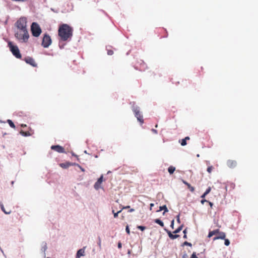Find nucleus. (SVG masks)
Instances as JSON below:
<instances>
[{
	"label": "nucleus",
	"mask_w": 258,
	"mask_h": 258,
	"mask_svg": "<svg viewBox=\"0 0 258 258\" xmlns=\"http://www.w3.org/2000/svg\"><path fill=\"white\" fill-rule=\"evenodd\" d=\"M179 237V235H177V234H176L173 235L172 234V235L171 236V239H176V238H178Z\"/></svg>",
	"instance_id": "nucleus-31"
},
{
	"label": "nucleus",
	"mask_w": 258,
	"mask_h": 258,
	"mask_svg": "<svg viewBox=\"0 0 258 258\" xmlns=\"http://www.w3.org/2000/svg\"><path fill=\"white\" fill-rule=\"evenodd\" d=\"M132 109L138 120L143 124L144 123L143 117L140 111L139 108L138 106H133Z\"/></svg>",
	"instance_id": "nucleus-5"
},
{
	"label": "nucleus",
	"mask_w": 258,
	"mask_h": 258,
	"mask_svg": "<svg viewBox=\"0 0 258 258\" xmlns=\"http://www.w3.org/2000/svg\"><path fill=\"white\" fill-rule=\"evenodd\" d=\"M224 239V241H224V244H225V245L226 246H228V245H229V244H230V241H229V240L228 239H226L225 238V239Z\"/></svg>",
	"instance_id": "nucleus-28"
},
{
	"label": "nucleus",
	"mask_w": 258,
	"mask_h": 258,
	"mask_svg": "<svg viewBox=\"0 0 258 258\" xmlns=\"http://www.w3.org/2000/svg\"><path fill=\"white\" fill-rule=\"evenodd\" d=\"M175 170V168L172 166H170L168 168V171L170 174H172Z\"/></svg>",
	"instance_id": "nucleus-18"
},
{
	"label": "nucleus",
	"mask_w": 258,
	"mask_h": 258,
	"mask_svg": "<svg viewBox=\"0 0 258 258\" xmlns=\"http://www.w3.org/2000/svg\"><path fill=\"white\" fill-rule=\"evenodd\" d=\"M73 164L74 163H71L70 162H67L66 163H60L59 166L62 168L66 169L71 165H74Z\"/></svg>",
	"instance_id": "nucleus-13"
},
{
	"label": "nucleus",
	"mask_w": 258,
	"mask_h": 258,
	"mask_svg": "<svg viewBox=\"0 0 258 258\" xmlns=\"http://www.w3.org/2000/svg\"><path fill=\"white\" fill-rule=\"evenodd\" d=\"M219 231H220V230L219 229H216V230H214L213 231H211L209 232V234H208V237H211L212 236H213V235H216V234H218V233H219Z\"/></svg>",
	"instance_id": "nucleus-14"
},
{
	"label": "nucleus",
	"mask_w": 258,
	"mask_h": 258,
	"mask_svg": "<svg viewBox=\"0 0 258 258\" xmlns=\"http://www.w3.org/2000/svg\"><path fill=\"white\" fill-rule=\"evenodd\" d=\"M167 232V234L169 237L170 238H171V236L172 235V233L170 231H168L167 230H166Z\"/></svg>",
	"instance_id": "nucleus-37"
},
{
	"label": "nucleus",
	"mask_w": 258,
	"mask_h": 258,
	"mask_svg": "<svg viewBox=\"0 0 258 258\" xmlns=\"http://www.w3.org/2000/svg\"><path fill=\"white\" fill-rule=\"evenodd\" d=\"M1 209L6 214H9L11 213V210H9V211H6L5 210V209L4 208V205L3 204H1Z\"/></svg>",
	"instance_id": "nucleus-17"
},
{
	"label": "nucleus",
	"mask_w": 258,
	"mask_h": 258,
	"mask_svg": "<svg viewBox=\"0 0 258 258\" xmlns=\"http://www.w3.org/2000/svg\"><path fill=\"white\" fill-rule=\"evenodd\" d=\"M152 131L155 134H157V131L155 129H152Z\"/></svg>",
	"instance_id": "nucleus-46"
},
{
	"label": "nucleus",
	"mask_w": 258,
	"mask_h": 258,
	"mask_svg": "<svg viewBox=\"0 0 258 258\" xmlns=\"http://www.w3.org/2000/svg\"><path fill=\"white\" fill-rule=\"evenodd\" d=\"M7 122H8L9 124L10 125V126L11 127H12V128H15V127H16V126H15V124L13 122V121H12L11 120H10V119H8V120H7Z\"/></svg>",
	"instance_id": "nucleus-21"
},
{
	"label": "nucleus",
	"mask_w": 258,
	"mask_h": 258,
	"mask_svg": "<svg viewBox=\"0 0 258 258\" xmlns=\"http://www.w3.org/2000/svg\"><path fill=\"white\" fill-rule=\"evenodd\" d=\"M51 149L60 153L65 152L64 149L62 146L59 145L51 146Z\"/></svg>",
	"instance_id": "nucleus-7"
},
{
	"label": "nucleus",
	"mask_w": 258,
	"mask_h": 258,
	"mask_svg": "<svg viewBox=\"0 0 258 258\" xmlns=\"http://www.w3.org/2000/svg\"><path fill=\"white\" fill-rule=\"evenodd\" d=\"M117 247L119 249H120L122 247V244L121 242H118Z\"/></svg>",
	"instance_id": "nucleus-39"
},
{
	"label": "nucleus",
	"mask_w": 258,
	"mask_h": 258,
	"mask_svg": "<svg viewBox=\"0 0 258 258\" xmlns=\"http://www.w3.org/2000/svg\"><path fill=\"white\" fill-rule=\"evenodd\" d=\"M227 165L230 168H234L237 166V162L233 160H228L227 161Z\"/></svg>",
	"instance_id": "nucleus-10"
},
{
	"label": "nucleus",
	"mask_w": 258,
	"mask_h": 258,
	"mask_svg": "<svg viewBox=\"0 0 258 258\" xmlns=\"http://www.w3.org/2000/svg\"><path fill=\"white\" fill-rule=\"evenodd\" d=\"M162 210H164V211L163 214H164L165 212H167L168 211V210L167 209V208L166 205H164L163 206H160V207L159 211H162Z\"/></svg>",
	"instance_id": "nucleus-20"
},
{
	"label": "nucleus",
	"mask_w": 258,
	"mask_h": 258,
	"mask_svg": "<svg viewBox=\"0 0 258 258\" xmlns=\"http://www.w3.org/2000/svg\"><path fill=\"white\" fill-rule=\"evenodd\" d=\"M153 206H154V204H153V203L150 204V210L152 209V207H153Z\"/></svg>",
	"instance_id": "nucleus-48"
},
{
	"label": "nucleus",
	"mask_w": 258,
	"mask_h": 258,
	"mask_svg": "<svg viewBox=\"0 0 258 258\" xmlns=\"http://www.w3.org/2000/svg\"><path fill=\"white\" fill-rule=\"evenodd\" d=\"M183 238H187L186 234H184Z\"/></svg>",
	"instance_id": "nucleus-53"
},
{
	"label": "nucleus",
	"mask_w": 258,
	"mask_h": 258,
	"mask_svg": "<svg viewBox=\"0 0 258 258\" xmlns=\"http://www.w3.org/2000/svg\"><path fill=\"white\" fill-rule=\"evenodd\" d=\"M176 218H177V221L178 223H180V218H179V215H178L176 217Z\"/></svg>",
	"instance_id": "nucleus-41"
},
{
	"label": "nucleus",
	"mask_w": 258,
	"mask_h": 258,
	"mask_svg": "<svg viewBox=\"0 0 258 258\" xmlns=\"http://www.w3.org/2000/svg\"><path fill=\"white\" fill-rule=\"evenodd\" d=\"M110 47L108 46L107 47V54L108 55H111L113 54V51L110 49Z\"/></svg>",
	"instance_id": "nucleus-23"
},
{
	"label": "nucleus",
	"mask_w": 258,
	"mask_h": 258,
	"mask_svg": "<svg viewBox=\"0 0 258 258\" xmlns=\"http://www.w3.org/2000/svg\"><path fill=\"white\" fill-rule=\"evenodd\" d=\"M155 126H156V127H158V125L156 124Z\"/></svg>",
	"instance_id": "nucleus-54"
},
{
	"label": "nucleus",
	"mask_w": 258,
	"mask_h": 258,
	"mask_svg": "<svg viewBox=\"0 0 258 258\" xmlns=\"http://www.w3.org/2000/svg\"><path fill=\"white\" fill-rule=\"evenodd\" d=\"M134 211H135V209H131L128 211V212H130V213L133 212H134Z\"/></svg>",
	"instance_id": "nucleus-47"
},
{
	"label": "nucleus",
	"mask_w": 258,
	"mask_h": 258,
	"mask_svg": "<svg viewBox=\"0 0 258 258\" xmlns=\"http://www.w3.org/2000/svg\"><path fill=\"white\" fill-rule=\"evenodd\" d=\"M20 134L22 136H25V137L30 136L31 135V134L29 132H24L23 131H21L20 132Z\"/></svg>",
	"instance_id": "nucleus-16"
},
{
	"label": "nucleus",
	"mask_w": 258,
	"mask_h": 258,
	"mask_svg": "<svg viewBox=\"0 0 258 258\" xmlns=\"http://www.w3.org/2000/svg\"><path fill=\"white\" fill-rule=\"evenodd\" d=\"M226 237V234L223 232L219 231L217 235L214 237L213 240L215 241L218 239H223Z\"/></svg>",
	"instance_id": "nucleus-9"
},
{
	"label": "nucleus",
	"mask_w": 258,
	"mask_h": 258,
	"mask_svg": "<svg viewBox=\"0 0 258 258\" xmlns=\"http://www.w3.org/2000/svg\"><path fill=\"white\" fill-rule=\"evenodd\" d=\"M208 202H209L208 201H207L204 199H203V200H201V203L202 204H204L205 202L208 203Z\"/></svg>",
	"instance_id": "nucleus-38"
},
{
	"label": "nucleus",
	"mask_w": 258,
	"mask_h": 258,
	"mask_svg": "<svg viewBox=\"0 0 258 258\" xmlns=\"http://www.w3.org/2000/svg\"><path fill=\"white\" fill-rule=\"evenodd\" d=\"M125 231H126V233H127L128 234H130V231L129 227H128V226H127V225L126 226V228H125Z\"/></svg>",
	"instance_id": "nucleus-34"
},
{
	"label": "nucleus",
	"mask_w": 258,
	"mask_h": 258,
	"mask_svg": "<svg viewBox=\"0 0 258 258\" xmlns=\"http://www.w3.org/2000/svg\"><path fill=\"white\" fill-rule=\"evenodd\" d=\"M75 166H77V167H78L83 172H84L85 170L84 169V168H83L82 166H81L79 164H77V163H74L73 164Z\"/></svg>",
	"instance_id": "nucleus-25"
},
{
	"label": "nucleus",
	"mask_w": 258,
	"mask_h": 258,
	"mask_svg": "<svg viewBox=\"0 0 258 258\" xmlns=\"http://www.w3.org/2000/svg\"><path fill=\"white\" fill-rule=\"evenodd\" d=\"M183 226L181 225L179 226L178 228H177L174 231H173V233L176 234L179 232L182 229Z\"/></svg>",
	"instance_id": "nucleus-24"
},
{
	"label": "nucleus",
	"mask_w": 258,
	"mask_h": 258,
	"mask_svg": "<svg viewBox=\"0 0 258 258\" xmlns=\"http://www.w3.org/2000/svg\"><path fill=\"white\" fill-rule=\"evenodd\" d=\"M207 195H205V193L204 192L202 196H201V198L202 199H204L205 198V197L207 196Z\"/></svg>",
	"instance_id": "nucleus-44"
},
{
	"label": "nucleus",
	"mask_w": 258,
	"mask_h": 258,
	"mask_svg": "<svg viewBox=\"0 0 258 258\" xmlns=\"http://www.w3.org/2000/svg\"><path fill=\"white\" fill-rule=\"evenodd\" d=\"M137 228L141 231H144L146 229V227L143 226H138Z\"/></svg>",
	"instance_id": "nucleus-27"
},
{
	"label": "nucleus",
	"mask_w": 258,
	"mask_h": 258,
	"mask_svg": "<svg viewBox=\"0 0 258 258\" xmlns=\"http://www.w3.org/2000/svg\"><path fill=\"white\" fill-rule=\"evenodd\" d=\"M130 208V207L129 206H125V207H123V208H122L121 210H122V209H128V208Z\"/></svg>",
	"instance_id": "nucleus-45"
},
{
	"label": "nucleus",
	"mask_w": 258,
	"mask_h": 258,
	"mask_svg": "<svg viewBox=\"0 0 258 258\" xmlns=\"http://www.w3.org/2000/svg\"><path fill=\"white\" fill-rule=\"evenodd\" d=\"M181 145L182 146H185L186 145V141L184 139L181 140Z\"/></svg>",
	"instance_id": "nucleus-30"
},
{
	"label": "nucleus",
	"mask_w": 258,
	"mask_h": 258,
	"mask_svg": "<svg viewBox=\"0 0 258 258\" xmlns=\"http://www.w3.org/2000/svg\"><path fill=\"white\" fill-rule=\"evenodd\" d=\"M189 137H186L184 139L186 141V140H189Z\"/></svg>",
	"instance_id": "nucleus-49"
},
{
	"label": "nucleus",
	"mask_w": 258,
	"mask_h": 258,
	"mask_svg": "<svg viewBox=\"0 0 258 258\" xmlns=\"http://www.w3.org/2000/svg\"><path fill=\"white\" fill-rule=\"evenodd\" d=\"M121 212V210H119L117 212H115V211L114 210H112V212L113 214V216L115 218H117L118 217V215L119 213H120Z\"/></svg>",
	"instance_id": "nucleus-22"
},
{
	"label": "nucleus",
	"mask_w": 258,
	"mask_h": 258,
	"mask_svg": "<svg viewBox=\"0 0 258 258\" xmlns=\"http://www.w3.org/2000/svg\"><path fill=\"white\" fill-rule=\"evenodd\" d=\"M21 126H22V127H26V124H21Z\"/></svg>",
	"instance_id": "nucleus-51"
},
{
	"label": "nucleus",
	"mask_w": 258,
	"mask_h": 258,
	"mask_svg": "<svg viewBox=\"0 0 258 258\" xmlns=\"http://www.w3.org/2000/svg\"><path fill=\"white\" fill-rule=\"evenodd\" d=\"M190 258H198V257L196 255V253L195 252H194L192 253V254H191Z\"/></svg>",
	"instance_id": "nucleus-33"
},
{
	"label": "nucleus",
	"mask_w": 258,
	"mask_h": 258,
	"mask_svg": "<svg viewBox=\"0 0 258 258\" xmlns=\"http://www.w3.org/2000/svg\"><path fill=\"white\" fill-rule=\"evenodd\" d=\"M24 60L27 63H28L34 67H37V63L35 61L34 59L31 57L28 56L25 57Z\"/></svg>",
	"instance_id": "nucleus-8"
},
{
	"label": "nucleus",
	"mask_w": 258,
	"mask_h": 258,
	"mask_svg": "<svg viewBox=\"0 0 258 258\" xmlns=\"http://www.w3.org/2000/svg\"><path fill=\"white\" fill-rule=\"evenodd\" d=\"M155 222L159 225H160L161 227H164L163 222L159 219H156L154 220Z\"/></svg>",
	"instance_id": "nucleus-19"
},
{
	"label": "nucleus",
	"mask_w": 258,
	"mask_h": 258,
	"mask_svg": "<svg viewBox=\"0 0 258 258\" xmlns=\"http://www.w3.org/2000/svg\"><path fill=\"white\" fill-rule=\"evenodd\" d=\"M229 186L231 188L233 189L235 187V184L233 183H230Z\"/></svg>",
	"instance_id": "nucleus-40"
},
{
	"label": "nucleus",
	"mask_w": 258,
	"mask_h": 258,
	"mask_svg": "<svg viewBox=\"0 0 258 258\" xmlns=\"http://www.w3.org/2000/svg\"><path fill=\"white\" fill-rule=\"evenodd\" d=\"M103 175H102L99 178H98V180L97 181V182L95 183L94 184V188L96 189H98L100 187V185L101 184V183L103 181Z\"/></svg>",
	"instance_id": "nucleus-11"
},
{
	"label": "nucleus",
	"mask_w": 258,
	"mask_h": 258,
	"mask_svg": "<svg viewBox=\"0 0 258 258\" xmlns=\"http://www.w3.org/2000/svg\"><path fill=\"white\" fill-rule=\"evenodd\" d=\"M211 188L210 187H209L205 191V195H208L210 192L211 191Z\"/></svg>",
	"instance_id": "nucleus-32"
},
{
	"label": "nucleus",
	"mask_w": 258,
	"mask_h": 258,
	"mask_svg": "<svg viewBox=\"0 0 258 258\" xmlns=\"http://www.w3.org/2000/svg\"><path fill=\"white\" fill-rule=\"evenodd\" d=\"M51 42L50 36L47 34H44L42 39V45L44 48H47L51 44Z\"/></svg>",
	"instance_id": "nucleus-6"
},
{
	"label": "nucleus",
	"mask_w": 258,
	"mask_h": 258,
	"mask_svg": "<svg viewBox=\"0 0 258 258\" xmlns=\"http://www.w3.org/2000/svg\"><path fill=\"white\" fill-rule=\"evenodd\" d=\"M85 248L84 247L83 248L80 249L77 253L76 258H80L81 256H84L85 253Z\"/></svg>",
	"instance_id": "nucleus-12"
},
{
	"label": "nucleus",
	"mask_w": 258,
	"mask_h": 258,
	"mask_svg": "<svg viewBox=\"0 0 258 258\" xmlns=\"http://www.w3.org/2000/svg\"><path fill=\"white\" fill-rule=\"evenodd\" d=\"M174 220H173L171 221V225H170V226H171V227L172 229H173V228H174Z\"/></svg>",
	"instance_id": "nucleus-42"
},
{
	"label": "nucleus",
	"mask_w": 258,
	"mask_h": 258,
	"mask_svg": "<svg viewBox=\"0 0 258 258\" xmlns=\"http://www.w3.org/2000/svg\"><path fill=\"white\" fill-rule=\"evenodd\" d=\"M183 233L184 234H186V229H184V231H183Z\"/></svg>",
	"instance_id": "nucleus-52"
},
{
	"label": "nucleus",
	"mask_w": 258,
	"mask_h": 258,
	"mask_svg": "<svg viewBox=\"0 0 258 258\" xmlns=\"http://www.w3.org/2000/svg\"><path fill=\"white\" fill-rule=\"evenodd\" d=\"M183 245H188V246H191V245H192L191 243H190L189 242H188L187 241H185L183 243Z\"/></svg>",
	"instance_id": "nucleus-35"
},
{
	"label": "nucleus",
	"mask_w": 258,
	"mask_h": 258,
	"mask_svg": "<svg viewBox=\"0 0 258 258\" xmlns=\"http://www.w3.org/2000/svg\"><path fill=\"white\" fill-rule=\"evenodd\" d=\"M208 203H209V205L210 206V207L211 208H212V207L213 206V204L212 202H210V201L208 202Z\"/></svg>",
	"instance_id": "nucleus-43"
},
{
	"label": "nucleus",
	"mask_w": 258,
	"mask_h": 258,
	"mask_svg": "<svg viewBox=\"0 0 258 258\" xmlns=\"http://www.w3.org/2000/svg\"><path fill=\"white\" fill-rule=\"evenodd\" d=\"M213 169V167L212 166H209L207 168V171L209 173H211L212 170Z\"/></svg>",
	"instance_id": "nucleus-29"
},
{
	"label": "nucleus",
	"mask_w": 258,
	"mask_h": 258,
	"mask_svg": "<svg viewBox=\"0 0 258 258\" xmlns=\"http://www.w3.org/2000/svg\"><path fill=\"white\" fill-rule=\"evenodd\" d=\"M182 181L184 184H185L187 186L188 188L191 192H194L195 191V188L193 186H191V185L189 183H188L187 182L183 179L182 180Z\"/></svg>",
	"instance_id": "nucleus-15"
},
{
	"label": "nucleus",
	"mask_w": 258,
	"mask_h": 258,
	"mask_svg": "<svg viewBox=\"0 0 258 258\" xmlns=\"http://www.w3.org/2000/svg\"><path fill=\"white\" fill-rule=\"evenodd\" d=\"M141 69L144 70L147 68L146 64L143 62V63H141Z\"/></svg>",
	"instance_id": "nucleus-26"
},
{
	"label": "nucleus",
	"mask_w": 258,
	"mask_h": 258,
	"mask_svg": "<svg viewBox=\"0 0 258 258\" xmlns=\"http://www.w3.org/2000/svg\"><path fill=\"white\" fill-rule=\"evenodd\" d=\"M98 245H99V246H101V240L99 239V242L98 243Z\"/></svg>",
	"instance_id": "nucleus-50"
},
{
	"label": "nucleus",
	"mask_w": 258,
	"mask_h": 258,
	"mask_svg": "<svg viewBox=\"0 0 258 258\" xmlns=\"http://www.w3.org/2000/svg\"><path fill=\"white\" fill-rule=\"evenodd\" d=\"M73 29L69 25L63 24L60 25L58 31V36L62 41H67L73 36Z\"/></svg>",
	"instance_id": "nucleus-2"
},
{
	"label": "nucleus",
	"mask_w": 258,
	"mask_h": 258,
	"mask_svg": "<svg viewBox=\"0 0 258 258\" xmlns=\"http://www.w3.org/2000/svg\"><path fill=\"white\" fill-rule=\"evenodd\" d=\"M31 30L33 36L36 37L39 36L42 32L39 25L36 22L32 23Z\"/></svg>",
	"instance_id": "nucleus-4"
},
{
	"label": "nucleus",
	"mask_w": 258,
	"mask_h": 258,
	"mask_svg": "<svg viewBox=\"0 0 258 258\" xmlns=\"http://www.w3.org/2000/svg\"><path fill=\"white\" fill-rule=\"evenodd\" d=\"M167 232V234L169 237L170 238H171V236L172 235V233L170 231H168L167 230H166Z\"/></svg>",
	"instance_id": "nucleus-36"
},
{
	"label": "nucleus",
	"mask_w": 258,
	"mask_h": 258,
	"mask_svg": "<svg viewBox=\"0 0 258 258\" xmlns=\"http://www.w3.org/2000/svg\"><path fill=\"white\" fill-rule=\"evenodd\" d=\"M8 46L12 54L17 58L21 59L22 58L21 54L20 52L18 47L14 45L11 41L8 42Z\"/></svg>",
	"instance_id": "nucleus-3"
},
{
	"label": "nucleus",
	"mask_w": 258,
	"mask_h": 258,
	"mask_svg": "<svg viewBox=\"0 0 258 258\" xmlns=\"http://www.w3.org/2000/svg\"><path fill=\"white\" fill-rule=\"evenodd\" d=\"M27 20L26 18H20L17 22V27L19 31L15 34V36L20 40L26 42L29 38V34L26 29Z\"/></svg>",
	"instance_id": "nucleus-1"
}]
</instances>
